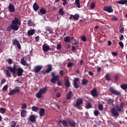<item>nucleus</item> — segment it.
Segmentation results:
<instances>
[{
    "label": "nucleus",
    "instance_id": "nucleus-1",
    "mask_svg": "<svg viewBox=\"0 0 127 127\" xmlns=\"http://www.w3.org/2000/svg\"><path fill=\"white\" fill-rule=\"evenodd\" d=\"M18 25H21V21L18 18L15 17L12 20L11 24L8 26L6 30L7 31H11L12 29V30L17 31V30L19 29V26Z\"/></svg>",
    "mask_w": 127,
    "mask_h": 127
},
{
    "label": "nucleus",
    "instance_id": "nucleus-2",
    "mask_svg": "<svg viewBox=\"0 0 127 127\" xmlns=\"http://www.w3.org/2000/svg\"><path fill=\"white\" fill-rule=\"evenodd\" d=\"M118 112H124V110H122V108L119 106V105H116V108L113 107L111 109V113L114 117H120V113Z\"/></svg>",
    "mask_w": 127,
    "mask_h": 127
},
{
    "label": "nucleus",
    "instance_id": "nucleus-3",
    "mask_svg": "<svg viewBox=\"0 0 127 127\" xmlns=\"http://www.w3.org/2000/svg\"><path fill=\"white\" fill-rule=\"evenodd\" d=\"M8 70H6V75L8 77V78H11V74H10V72L12 73L13 74H15V71H16V66L15 64H14L13 67L11 66H7ZM10 71V72H9Z\"/></svg>",
    "mask_w": 127,
    "mask_h": 127
},
{
    "label": "nucleus",
    "instance_id": "nucleus-4",
    "mask_svg": "<svg viewBox=\"0 0 127 127\" xmlns=\"http://www.w3.org/2000/svg\"><path fill=\"white\" fill-rule=\"evenodd\" d=\"M20 90H19V87H15L13 89L10 91V92L8 93L9 96H13V95H15L17 94V93H19Z\"/></svg>",
    "mask_w": 127,
    "mask_h": 127
},
{
    "label": "nucleus",
    "instance_id": "nucleus-5",
    "mask_svg": "<svg viewBox=\"0 0 127 127\" xmlns=\"http://www.w3.org/2000/svg\"><path fill=\"white\" fill-rule=\"evenodd\" d=\"M109 90L111 93H112V94H114V95H116V96H120V95H121L120 92L115 89L114 87H111L109 88Z\"/></svg>",
    "mask_w": 127,
    "mask_h": 127
},
{
    "label": "nucleus",
    "instance_id": "nucleus-6",
    "mask_svg": "<svg viewBox=\"0 0 127 127\" xmlns=\"http://www.w3.org/2000/svg\"><path fill=\"white\" fill-rule=\"evenodd\" d=\"M80 81L79 78H74L73 80V85L75 89H78L79 88V84H78V82Z\"/></svg>",
    "mask_w": 127,
    "mask_h": 127
},
{
    "label": "nucleus",
    "instance_id": "nucleus-7",
    "mask_svg": "<svg viewBox=\"0 0 127 127\" xmlns=\"http://www.w3.org/2000/svg\"><path fill=\"white\" fill-rule=\"evenodd\" d=\"M52 71V65L48 64V68L45 71H42V74L45 75L46 73H50Z\"/></svg>",
    "mask_w": 127,
    "mask_h": 127
},
{
    "label": "nucleus",
    "instance_id": "nucleus-8",
    "mask_svg": "<svg viewBox=\"0 0 127 127\" xmlns=\"http://www.w3.org/2000/svg\"><path fill=\"white\" fill-rule=\"evenodd\" d=\"M12 44L13 45H16L18 49H21V46H20V44L17 39H14L12 40Z\"/></svg>",
    "mask_w": 127,
    "mask_h": 127
},
{
    "label": "nucleus",
    "instance_id": "nucleus-9",
    "mask_svg": "<svg viewBox=\"0 0 127 127\" xmlns=\"http://www.w3.org/2000/svg\"><path fill=\"white\" fill-rule=\"evenodd\" d=\"M60 78V76L59 75H56L55 76H54V77H52L51 79V83H53V84H55L56 83L57 81H59V79Z\"/></svg>",
    "mask_w": 127,
    "mask_h": 127
},
{
    "label": "nucleus",
    "instance_id": "nucleus-10",
    "mask_svg": "<svg viewBox=\"0 0 127 127\" xmlns=\"http://www.w3.org/2000/svg\"><path fill=\"white\" fill-rule=\"evenodd\" d=\"M42 48L44 52H47L48 51H49V50H52L49 46L46 45V44L43 45Z\"/></svg>",
    "mask_w": 127,
    "mask_h": 127
},
{
    "label": "nucleus",
    "instance_id": "nucleus-11",
    "mask_svg": "<svg viewBox=\"0 0 127 127\" xmlns=\"http://www.w3.org/2000/svg\"><path fill=\"white\" fill-rule=\"evenodd\" d=\"M104 10H105V11H107V12H109V13L113 12L114 11V9H113V8L111 6H108L104 7Z\"/></svg>",
    "mask_w": 127,
    "mask_h": 127
},
{
    "label": "nucleus",
    "instance_id": "nucleus-12",
    "mask_svg": "<svg viewBox=\"0 0 127 127\" xmlns=\"http://www.w3.org/2000/svg\"><path fill=\"white\" fill-rule=\"evenodd\" d=\"M80 16L78 14H75V15H70L69 19H74V20H79V18Z\"/></svg>",
    "mask_w": 127,
    "mask_h": 127
},
{
    "label": "nucleus",
    "instance_id": "nucleus-13",
    "mask_svg": "<svg viewBox=\"0 0 127 127\" xmlns=\"http://www.w3.org/2000/svg\"><path fill=\"white\" fill-rule=\"evenodd\" d=\"M17 75L18 77H21L22 76V73H23V69L21 67H18L17 68Z\"/></svg>",
    "mask_w": 127,
    "mask_h": 127
},
{
    "label": "nucleus",
    "instance_id": "nucleus-14",
    "mask_svg": "<svg viewBox=\"0 0 127 127\" xmlns=\"http://www.w3.org/2000/svg\"><path fill=\"white\" fill-rule=\"evenodd\" d=\"M8 8L9 12H14V11H15L14 6L11 3L9 4Z\"/></svg>",
    "mask_w": 127,
    "mask_h": 127
},
{
    "label": "nucleus",
    "instance_id": "nucleus-15",
    "mask_svg": "<svg viewBox=\"0 0 127 127\" xmlns=\"http://www.w3.org/2000/svg\"><path fill=\"white\" fill-rule=\"evenodd\" d=\"M82 104H83V100L81 98L77 99L74 107H78V106H80Z\"/></svg>",
    "mask_w": 127,
    "mask_h": 127
},
{
    "label": "nucleus",
    "instance_id": "nucleus-16",
    "mask_svg": "<svg viewBox=\"0 0 127 127\" xmlns=\"http://www.w3.org/2000/svg\"><path fill=\"white\" fill-rule=\"evenodd\" d=\"M91 95H92L93 97H98V92H97V89L93 88L91 91Z\"/></svg>",
    "mask_w": 127,
    "mask_h": 127
},
{
    "label": "nucleus",
    "instance_id": "nucleus-17",
    "mask_svg": "<svg viewBox=\"0 0 127 127\" xmlns=\"http://www.w3.org/2000/svg\"><path fill=\"white\" fill-rule=\"evenodd\" d=\"M41 69H42V66L37 65L35 66L34 71L35 73H39V72H40Z\"/></svg>",
    "mask_w": 127,
    "mask_h": 127
},
{
    "label": "nucleus",
    "instance_id": "nucleus-18",
    "mask_svg": "<svg viewBox=\"0 0 127 127\" xmlns=\"http://www.w3.org/2000/svg\"><path fill=\"white\" fill-rule=\"evenodd\" d=\"M35 33V30L31 29L28 31L27 32V35L28 36H31L33 35Z\"/></svg>",
    "mask_w": 127,
    "mask_h": 127
},
{
    "label": "nucleus",
    "instance_id": "nucleus-19",
    "mask_svg": "<svg viewBox=\"0 0 127 127\" xmlns=\"http://www.w3.org/2000/svg\"><path fill=\"white\" fill-rule=\"evenodd\" d=\"M68 124L69 127H76V123L74 121L68 120Z\"/></svg>",
    "mask_w": 127,
    "mask_h": 127
},
{
    "label": "nucleus",
    "instance_id": "nucleus-20",
    "mask_svg": "<svg viewBox=\"0 0 127 127\" xmlns=\"http://www.w3.org/2000/svg\"><path fill=\"white\" fill-rule=\"evenodd\" d=\"M73 39H74V37H70L69 36H66L64 38V40L65 42H70Z\"/></svg>",
    "mask_w": 127,
    "mask_h": 127
},
{
    "label": "nucleus",
    "instance_id": "nucleus-21",
    "mask_svg": "<svg viewBox=\"0 0 127 127\" xmlns=\"http://www.w3.org/2000/svg\"><path fill=\"white\" fill-rule=\"evenodd\" d=\"M39 115L40 117H43L45 115V110L44 108H42L40 109Z\"/></svg>",
    "mask_w": 127,
    "mask_h": 127
},
{
    "label": "nucleus",
    "instance_id": "nucleus-22",
    "mask_svg": "<svg viewBox=\"0 0 127 127\" xmlns=\"http://www.w3.org/2000/svg\"><path fill=\"white\" fill-rule=\"evenodd\" d=\"M33 8L35 11H37L39 9V5L36 2H35L33 5Z\"/></svg>",
    "mask_w": 127,
    "mask_h": 127
},
{
    "label": "nucleus",
    "instance_id": "nucleus-23",
    "mask_svg": "<svg viewBox=\"0 0 127 127\" xmlns=\"http://www.w3.org/2000/svg\"><path fill=\"white\" fill-rule=\"evenodd\" d=\"M29 120L32 123H34V122L36 121V117L35 115H32L30 116Z\"/></svg>",
    "mask_w": 127,
    "mask_h": 127
},
{
    "label": "nucleus",
    "instance_id": "nucleus-24",
    "mask_svg": "<svg viewBox=\"0 0 127 127\" xmlns=\"http://www.w3.org/2000/svg\"><path fill=\"white\" fill-rule=\"evenodd\" d=\"M21 64L23 66H29V64L27 63L23 58L21 60Z\"/></svg>",
    "mask_w": 127,
    "mask_h": 127
},
{
    "label": "nucleus",
    "instance_id": "nucleus-25",
    "mask_svg": "<svg viewBox=\"0 0 127 127\" xmlns=\"http://www.w3.org/2000/svg\"><path fill=\"white\" fill-rule=\"evenodd\" d=\"M26 114H27V111L25 110H22V111L21 112V117L22 118H25V117L26 116Z\"/></svg>",
    "mask_w": 127,
    "mask_h": 127
},
{
    "label": "nucleus",
    "instance_id": "nucleus-26",
    "mask_svg": "<svg viewBox=\"0 0 127 127\" xmlns=\"http://www.w3.org/2000/svg\"><path fill=\"white\" fill-rule=\"evenodd\" d=\"M117 3L119 4H127V0H120L117 1Z\"/></svg>",
    "mask_w": 127,
    "mask_h": 127
},
{
    "label": "nucleus",
    "instance_id": "nucleus-27",
    "mask_svg": "<svg viewBox=\"0 0 127 127\" xmlns=\"http://www.w3.org/2000/svg\"><path fill=\"white\" fill-rule=\"evenodd\" d=\"M72 95H73V93H72L71 91H69L68 94L66 95V99L67 100H70L71 98H72Z\"/></svg>",
    "mask_w": 127,
    "mask_h": 127
},
{
    "label": "nucleus",
    "instance_id": "nucleus-28",
    "mask_svg": "<svg viewBox=\"0 0 127 127\" xmlns=\"http://www.w3.org/2000/svg\"><path fill=\"white\" fill-rule=\"evenodd\" d=\"M120 87L123 90H126L127 89V84L123 83L120 85Z\"/></svg>",
    "mask_w": 127,
    "mask_h": 127
},
{
    "label": "nucleus",
    "instance_id": "nucleus-29",
    "mask_svg": "<svg viewBox=\"0 0 127 127\" xmlns=\"http://www.w3.org/2000/svg\"><path fill=\"white\" fill-rule=\"evenodd\" d=\"M46 31H48L50 34H52L53 33V29L47 27L46 28Z\"/></svg>",
    "mask_w": 127,
    "mask_h": 127
},
{
    "label": "nucleus",
    "instance_id": "nucleus-30",
    "mask_svg": "<svg viewBox=\"0 0 127 127\" xmlns=\"http://www.w3.org/2000/svg\"><path fill=\"white\" fill-rule=\"evenodd\" d=\"M63 127H68V120L67 122L66 120H63L62 121Z\"/></svg>",
    "mask_w": 127,
    "mask_h": 127
},
{
    "label": "nucleus",
    "instance_id": "nucleus-31",
    "mask_svg": "<svg viewBox=\"0 0 127 127\" xmlns=\"http://www.w3.org/2000/svg\"><path fill=\"white\" fill-rule=\"evenodd\" d=\"M59 13L60 15H64L65 14V12H64V10H63V8H60L59 10Z\"/></svg>",
    "mask_w": 127,
    "mask_h": 127
},
{
    "label": "nucleus",
    "instance_id": "nucleus-32",
    "mask_svg": "<svg viewBox=\"0 0 127 127\" xmlns=\"http://www.w3.org/2000/svg\"><path fill=\"white\" fill-rule=\"evenodd\" d=\"M75 2L77 7L80 8L81 7V6L80 5V0H75Z\"/></svg>",
    "mask_w": 127,
    "mask_h": 127
},
{
    "label": "nucleus",
    "instance_id": "nucleus-33",
    "mask_svg": "<svg viewBox=\"0 0 127 127\" xmlns=\"http://www.w3.org/2000/svg\"><path fill=\"white\" fill-rule=\"evenodd\" d=\"M42 94H45L47 92V88L44 87L43 89H40Z\"/></svg>",
    "mask_w": 127,
    "mask_h": 127
},
{
    "label": "nucleus",
    "instance_id": "nucleus-34",
    "mask_svg": "<svg viewBox=\"0 0 127 127\" xmlns=\"http://www.w3.org/2000/svg\"><path fill=\"white\" fill-rule=\"evenodd\" d=\"M65 86L66 88H69V87H70V82H69V79H67L65 81Z\"/></svg>",
    "mask_w": 127,
    "mask_h": 127
},
{
    "label": "nucleus",
    "instance_id": "nucleus-35",
    "mask_svg": "<svg viewBox=\"0 0 127 127\" xmlns=\"http://www.w3.org/2000/svg\"><path fill=\"white\" fill-rule=\"evenodd\" d=\"M40 12L42 14H45L46 13V10L44 8H41L40 9Z\"/></svg>",
    "mask_w": 127,
    "mask_h": 127
},
{
    "label": "nucleus",
    "instance_id": "nucleus-36",
    "mask_svg": "<svg viewBox=\"0 0 127 127\" xmlns=\"http://www.w3.org/2000/svg\"><path fill=\"white\" fill-rule=\"evenodd\" d=\"M32 110L33 112H37L38 111H39V108L36 107V106H33L32 107Z\"/></svg>",
    "mask_w": 127,
    "mask_h": 127
},
{
    "label": "nucleus",
    "instance_id": "nucleus-37",
    "mask_svg": "<svg viewBox=\"0 0 127 127\" xmlns=\"http://www.w3.org/2000/svg\"><path fill=\"white\" fill-rule=\"evenodd\" d=\"M107 102L108 105H111V104H113V103H114V99L109 98L107 100Z\"/></svg>",
    "mask_w": 127,
    "mask_h": 127
},
{
    "label": "nucleus",
    "instance_id": "nucleus-38",
    "mask_svg": "<svg viewBox=\"0 0 127 127\" xmlns=\"http://www.w3.org/2000/svg\"><path fill=\"white\" fill-rule=\"evenodd\" d=\"M42 95V93L41 91H39L36 94V97L38 99H40L41 98V96Z\"/></svg>",
    "mask_w": 127,
    "mask_h": 127
},
{
    "label": "nucleus",
    "instance_id": "nucleus-39",
    "mask_svg": "<svg viewBox=\"0 0 127 127\" xmlns=\"http://www.w3.org/2000/svg\"><path fill=\"white\" fill-rule=\"evenodd\" d=\"M105 78L106 81H108V82L111 81V78L110 77V75H109V73H107L105 76Z\"/></svg>",
    "mask_w": 127,
    "mask_h": 127
},
{
    "label": "nucleus",
    "instance_id": "nucleus-40",
    "mask_svg": "<svg viewBox=\"0 0 127 127\" xmlns=\"http://www.w3.org/2000/svg\"><path fill=\"white\" fill-rule=\"evenodd\" d=\"M82 85H86V84H88V80L84 78L82 80Z\"/></svg>",
    "mask_w": 127,
    "mask_h": 127
},
{
    "label": "nucleus",
    "instance_id": "nucleus-41",
    "mask_svg": "<svg viewBox=\"0 0 127 127\" xmlns=\"http://www.w3.org/2000/svg\"><path fill=\"white\" fill-rule=\"evenodd\" d=\"M17 123L14 121H12L11 122V127H15Z\"/></svg>",
    "mask_w": 127,
    "mask_h": 127
},
{
    "label": "nucleus",
    "instance_id": "nucleus-42",
    "mask_svg": "<svg viewBox=\"0 0 127 127\" xmlns=\"http://www.w3.org/2000/svg\"><path fill=\"white\" fill-rule=\"evenodd\" d=\"M73 65H74V63H73L70 62V63H68L67 64V67L68 68H70V67H73Z\"/></svg>",
    "mask_w": 127,
    "mask_h": 127
},
{
    "label": "nucleus",
    "instance_id": "nucleus-43",
    "mask_svg": "<svg viewBox=\"0 0 127 127\" xmlns=\"http://www.w3.org/2000/svg\"><path fill=\"white\" fill-rule=\"evenodd\" d=\"M104 109V106H103V104H99L98 105V109L99 111H103Z\"/></svg>",
    "mask_w": 127,
    "mask_h": 127
},
{
    "label": "nucleus",
    "instance_id": "nucleus-44",
    "mask_svg": "<svg viewBox=\"0 0 127 127\" xmlns=\"http://www.w3.org/2000/svg\"><path fill=\"white\" fill-rule=\"evenodd\" d=\"M95 4H96V3H95V2H91V5H90L91 9H94Z\"/></svg>",
    "mask_w": 127,
    "mask_h": 127
},
{
    "label": "nucleus",
    "instance_id": "nucleus-45",
    "mask_svg": "<svg viewBox=\"0 0 127 127\" xmlns=\"http://www.w3.org/2000/svg\"><path fill=\"white\" fill-rule=\"evenodd\" d=\"M26 108H27V105H26V104L24 103L22 104L21 109H22V110L26 109Z\"/></svg>",
    "mask_w": 127,
    "mask_h": 127
},
{
    "label": "nucleus",
    "instance_id": "nucleus-46",
    "mask_svg": "<svg viewBox=\"0 0 127 127\" xmlns=\"http://www.w3.org/2000/svg\"><path fill=\"white\" fill-rule=\"evenodd\" d=\"M5 112H6L5 109L3 108H0V112L1 113V114H4Z\"/></svg>",
    "mask_w": 127,
    "mask_h": 127
},
{
    "label": "nucleus",
    "instance_id": "nucleus-47",
    "mask_svg": "<svg viewBox=\"0 0 127 127\" xmlns=\"http://www.w3.org/2000/svg\"><path fill=\"white\" fill-rule=\"evenodd\" d=\"M92 108V104L91 103H88L86 105V109H91Z\"/></svg>",
    "mask_w": 127,
    "mask_h": 127
},
{
    "label": "nucleus",
    "instance_id": "nucleus-48",
    "mask_svg": "<svg viewBox=\"0 0 127 127\" xmlns=\"http://www.w3.org/2000/svg\"><path fill=\"white\" fill-rule=\"evenodd\" d=\"M61 48H62V45H61V44H58L57 46V50H60Z\"/></svg>",
    "mask_w": 127,
    "mask_h": 127
},
{
    "label": "nucleus",
    "instance_id": "nucleus-49",
    "mask_svg": "<svg viewBox=\"0 0 127 127\" xmlns=\"http://www.w3.org/2000/svg\"><path fill=\"white\" fill-rule=\"evenodd\" d=\"M118 17H117V16H114L112 19L111 20H112V21H118Z\"/></svg>",
    "mask_w": 127,
    "mask_h": 127
},
{
    "label": "nucleus",
    "instance_id": "nucleus-50",
    "mask_svg": "<svg viewBox=\"0 0 127 127\" xmlns=\"http://www.w3.org/2000/svg\"><path fill=\"white\" fill-rule=\"evenodd\" d=\"M62 1H64L63 3V5H66V4H69V3L67 2V0H62Z\"/></svg>",
    "mask_w": 127,
    "mask_h": 127
},
{
    "label": "nucleus",
    "instance_id": "nucleus-51",
    "mask_svg": "<svg viewBox=\"0 0 127 127\" xmlns=\"http://www.w3.org/2000/svg\"><path fill=\"white\" fill-rule=\"evenodd\" d=\"M81 39L82 40V41H84V42L87 41V38H86V37L85 36H82L81 37Z\"/></svg>",
    "mask_w": 127,
    "mask_h": 127
},
{
    "label": "nucleus",
    "instance_id": "nucleus-52",
    "mask_svg": "<svg viewBox=\"0 0 127 127\" xmlns=\"http://www.w3.org/2000/svg\"><path fill=\"white\" fill-rule=\"evenodd\" d=\"M94 114L96 117H98L99 116V111L98 110H95L94 111Z\"/></svg>",
    "mask_w": 127,
    "mask_h": 127
},
{
    "label": "nucleus",
    "instance_id": "nucleus-53",
    "mask_svg": "<svg viewBox=\"0 0 127 127\" xmlns=\"http://www.w3.org/2000/svg\"><path fill=\"white\" fill-rule=\"evenodd\" d=\"M114 78L116 82L119 81V75L118 74L115 75Z\"/></svg>",
    "mask_w": 127,
    "mask_h": 127
},
{
    "label": "nucleus",
    "instance_id": "nucleus-54",
    "mask_svg": "<svg viewBox=\"0 0 127 127\" xmlns=\"http://www.w3.org/2000/svg\"><path fill=\"white\" fill-rule=\"evenodd\" d=\"M60 75L61 77H63V76H64V71H63V70H61L60 71Z\"/></svg>",
    "mask_w": 127,
    "mask_h": 127
},
{
    "label": "nucleus",
    "instance_id": "nucleus-55",
    "mask_svg": "<svg viewBox=\"0 0 127 127\" xmlns=\"http://www.w3.org/2000/svg\"><path fill=\"white\" fill-rule=\"evenodd\" d=\"M120 33H124L125 32V27H122L120 30Z\"/></svg>",
    "mask_w": 127,
    "mask_h": 127
},
{
    "label": "nucleus",
    "instance_id": "nucleus-56",
    "mask_svg": "<svg viewBox=\"0 0 127 127\" xmlns=\"http://www.w3.org/2000/svg\"><path fill=\"white\" fill-rule=\"evenodd\" d=\"M75 41L74 43H73L74 45H78V44H79L80 43V42L78 41H77V40H76V39L74 38L73 39Z\"/></svg>",
    "mask_w": 127,
    "mask_h": 127
},
{
    "label": "nucleus",
    "instance_id": "nucleus-57",
    "mask_svg": "<svg viewBox=\"0 0 127 127\" xmlns=\"http://www.w3.org/2000/svg\"><path fill=\"white\" fill-rule=\"evenodd\" d=\"M124 107H125V103H121L120 104V105L119 106V108H121V109H123Z\"/></svg>",
    "mask_w": 127,
    "mask_h": 127
},
{
    "label": "nucleus",
    "instance_id": "nucleus-58",
    "mask_svg": "<svg viewBox=\"0 0 127 127\" xmlns=\"http://www.w3.org/2000/svg\"><path fill=\"white\" fill-rule=\"evenodd\" d=\"M7 85H6L5 86H3V87L2 88V89L4 90V91H7Z\"/></svg>",
    "mask_w": 127,
    "mask_h": 127
},
{
    "label": "nucleus",
    "instance_id": "nucleus-59",
    "mask_svg": "<svg viewBox=\"0 0 127 127\" xmlns=\"http://www.w3.org/2000/svg\"><path fill=\"white\" fill-rule=\"evenodd\" d=\"M120 46H121V47H122V48H123L124 47V43H123V42L121 41L119 42V43Z\"/></svg>",
    "mask_w": 127,
    "mask_h": 127
},
{
    "label": "nucleus",
    "instance_id": "nucleus-60",
    "mask_svg": "<svg viewBox=\"0 0 127 127\" xmlns=\"http://www.w3.org/2000/svg\"><path fill=\"white\" fill-rule=\"evenodd\" d=\"M28 25H30V26H31V24H32V21L31 20H28Z\"/></svg>",
    "mask_w": 127,
    "mask_h": 127
},
{
    "label": "nucleus",
    "instance_id": "nucleus-61",
    "mask_svg": "<svg viewBox=\"0 0 127 127\" xmlns=\"http://www.w3.org/2000/svg\"><path fill=\"white\" fill-rule=\"evenodd\" d=\"M51 76H52V78H53L54 77H55V76H56V75H56V73H55V72H52L51 73Z\"/></svg>",
    "mask_w": 127,
    "mask_h": 127
},
{
    "label": "nucleus",
    "instance_id": "nucleus-62",
    "mask_svg": "<svg viewBox=\"0 0 127 127\" xmlns=\"http://www.w3.org/2000/svg\"><path fill=\"white\" fill-rule=\"evenodd\" d=\"M8 64H11L12 63V60L11 59H8Z\"/></svg>",
    "mask_w": 127,
    "mask_h": 127
},
{
    "label": "nucleus",
    "instance_id": "nucleus-63",
    "mask_svg": "<svg viewBox=\"0 0 127 127\" xmlns=\"http://www.w3.org/2000/svg\"><path fill=\"white\" fill-rule=\"evenodd\" d=\"M58 86H62V82H61V81H58Z\"/></svg>",
    "mask_w": 127,
    "mask_h": 127
},
{
    "label": "nucleus",
    "instance_id": "nucleus-64",
    "mask_svg": "<svg viewBox=\"0 0 127 127\" xmlns=\"http://www.w3.org/2000/svg\"><path fill=\"white\" fill-rule=\"evenodd\" d=\"M112 55H113V56H117L118 53L117 52H112Z\"/></svg>",
    "mask_w": 127,
    "mask_h": 127
}]
</instances>
